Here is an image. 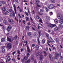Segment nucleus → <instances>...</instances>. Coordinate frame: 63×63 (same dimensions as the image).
Listing matches in <instances>:
<instances>
[{
    "label": "nucleus",
    "mask_w": 63,
    "mask_h": 63,
    "mask_svg": "<svg viewBox=\"0 0 63 63\" xmlns=\"http://www.w3.org/2000/svg\"><path fill=\"white\" fill-rule=\"evenodd\" d=\"M36 18H37V19H39V18H40V17H39V16H38V15L36 16Z\"/></svg>",
    "instance_id": "25"
},
{
    "label": "nucleus",
    "mask_w": 63,
    "mask_h": 63,
    "mask_svg": "<svg viewBox=\"0 0 63 63\" xmlns=\"http://www.w3.org/2000/svg\"><path fill=\"white\" fill-rule=\"evenodd\" d=\"M35 2L36 4H39L40 3V1L39 0H36L35 1Z\"/></svg>",
    "instance_id": "14"
},
{
    "label": "nucleus",
    "mask_w": 63,
    "mask_h": 63,
    "mask_svg": "<svg viewBox=\"0 0 63 63\" xmlns=\"http://www.w3.org/2000/svg\"><path fill=\"white\" fill-rule=\"evenodd\" d=\"M27 57H29L30 56V54L29 53H28L27 54Z\"/></svg>",
    "instance_id": "37"
},
{
    "label": "nucleus",
    "mask_w": 63,
    "mask_h": 63,
    "mask_svg": "<svg viewBox=\"0 0 63 63\" xmlns=\"http://www.w3.org/2000/svg\"><path fill=\"white\" fill-rule=\"evenodd\" d=\"M2 10L3 11H6V8L5 7L3 8Z\"/></svg>",
    "instance_id": "31"
},
{
    "label": "nucleus",
    "mask_w": 63,
    "mask_h": 63,
    "mask_svg": "<svg viewBox=\"0 0 63 63\" xmlns=\"http://www.w3.org/2000/svg\"><path fill=\"white\" fill-rule=\"evenodd\" d=\"M45 9L46 12H48V9L46 7H45Z\"/></svg>",
    "instance_id": "28"
},
{
    "label": "nucleus",
    "mask_w": 63,
    "mask_h": 63,
    "mask_svg": "<svg viewBox=\"0 0 63 63\" xmlns=\"http://www.w3.org/2000/svg\"><path fill=\"white\" fill-rule=\"evenodd\" d=\"M28 13H29L30 15L31 13L30 12L29 10V8H28Z\"/></svg>",
    "instance_id": "39"
},
{
    "label": "nucleus",
    "mask_w": 63,
    "mask_h": 63,
    "mask_svg": "<svg viewBox=\"0 0 63 63\" xmlns=\"http://www.w3.org/2000/svg\"><path fill=\"white\" fill-rule=\"evenodd\" d=\"M46 42V39H44L42 41V44H45V42Z\"/></svg>",
    "instance_id": "11"
},
{
    "label": "nucleus",
    "mask_w": 63,
    "mask_h": 63,
    "mask_svg": "<svg viewBox=\"0 0 63 63\" xmlns=\"http://www.w3.org/2000/svg\"><path fill=\"white\" fill-rule=\"evenodd\" d=\"M46 36L48 38L49 37V34L47 33L46 34Z\"/></svg>",
    "instance_id": "51"
},
{
    "label": "nucleus",
    "mask_w": 63,
    "mask_h": 63,
    "mask_svg": "<svg viewBox=\"0 0 63 63\" xmlns=\"http://www.w3.org/2000/svg\"><path fill=\"white\" fill-rule=\"evenodd\" d=\"M34 57H33V56L32 57L31 59V61H34Z\"/></svg>",
    "instance_id": "30"
},
{
    "label": "nucleus",
    "mask_w": 63,
    "mask_h": 63,
    "mask_svg": "<svg viewBox=\"0 0 63 63\" xmlns=\"http://www.w3.org/2000/svg\"><path fill=\"white\" fill-rule=\"evenodd\" d=\"M31 60L30 59H29L28 61H25V63H29L30 62Z\"/></svg>",
    "instance_id": "12"
},
{
    "label": "nucleus",
    "mask_w": 63,
    "mask_h": 63,
    "mask_svg": "<svg viewBox=\"0 0 63 63\" xmlns=\"http://www.w3.org/2000/svg\"><path fill=\"white\" fill-rule=\"evenodd\" d=\"M59 27H60V28H61V29H62V28H63V26L62 25L60 24V25H59Z\"/></svg>",
    "instance_id": "22"
},
{
    "label": "nucleus",
    "mask_w": 63,
    "mask_h": 63,
    "mask_svg": "<svg viewBox=\"0 0 63 63\" xmlns=\"http://www.w3.org/2000/svg\"><path fill=\"white\" fill-rule=\"evenodd\" d=\"M46 18L47 19L49 20H50V18H49V16H47L46 17Z\"/></svg>",
    "instance_id": "34"
},
{
    "label": "nucleus",
    "mask_w": 63,
    "mask_h": 63,
    "mask_svg": "<svg viewBox=\"0 0 63 63\" xmlns=\"http://www.w3.org/2000/svg\"><path fill=\"white\" fill-rule=\"evenodd\" d=\"M9 12H10V10H7L6 11L7 13H9Z\"/></svg>",
    "instance_id": "45"
},
{
    "label": "nucleus",
    "mask_w": 63,
    "mask_h": 63,
    "mask_svg": "<svg viewBox=\"0 0 63 63\" xmlns=\"http://www.w3.org/2000/svg\"><path fill=\"white\" fill-rule=\"evenodd\" d=\"M56 42H58V41H59V39H56Z\"/></svg>",
    "instance_id": "64"
},
{
    "label": "nucleus",
    "mask_w": 63,
    "mask_h": 63,
    "mask_svg": "<svg viewBox=\"0 0 63 63\" xmlns=\"http://www.w3.org/2000/svg\"><path fill=\"white\" fill-rule=\"evenodd\" d=\"M37 6L38 7H42V5H41L38 4H37Z\"/></svg>",
    "instance_id": "46"
},
{
    "label": "nucleus",
    "mask_w": 63,
    "mask_h": 63,
    "mask_svg": "<svg viewBox=\"0 0 63 63\" xmlns=\"http://www.w3.org/2000/svg\"><path fill=\"white\" fill-rule=\"evenodd\" d=\"M52 48L54 50V49H56V48H55V47H53Z\"/></svg>",
    "instance_id": "60"
},
{
    "label": "nucleus",
    "mask_w": 63,
    "mask_h": 63,
    "mask_svg": "<svg viewBox=\"0 0 63 63\" xmlns=\"http://www.w3.org/2000/svg\"><path fill=\"white\" fill-rule=\"evenodd\" d=\"M54 21L55 23L57 24L58 22V20H57V19H55L54 20Z\"/></svg>",
    "instance_id": "20"
},
{
    "label": "nucleus",
    "mask_w": 63,
    "mask_h": 63,
    "mask_svg": "<svg viewBox=\"0 0 63 63\" xmlns=\"http://www.w3.org/2000/svg\"><path fill=\"white\" fill-rule=\"evenodd\" d=\"M27 30H29V27L28 26L26 27Z\"/></svg>",
    "instance_id": "59"
},
{
    "label": "nucleus",
    "mask_w": 63,
    "mask_h": 63,
    "mask_svg": "<svg viewBox=\"0 0 63 63\" xmlns=\"http://www.w3.org/2000/svg\"><path fill=\"white\" fill-rule=\"evenodd\" d=\"M7 41L10 42H12V40L10 38L7 37Z\"/></svg>",
    "instance_id": "13"
},
{
    "label": "nucleus",
    "mask_w": 63,
    "mask_h": 63,
    "mask_svg": "<svg viewBox=\"0 0 63 63\" xmlns=\"http://www.w3.org/2000/svg\"><path fill=\"white\" fill-rule=\"evenodd\" d=\"M57 17L59 19H63V15H59L57 16Z\"/></svg>",
    "instance_id": "2"
},
{
    "label": "nucleus",
    "mask_w": 63,
    "mask_h": 63,
    "mask_svg": "<svg viewBox=\"0 0 63 63\" xmlns=\"http://www.w3.org/2000/svg\"><path fill=\"white\" fill-rule=\"evenodd\" d=\"M14 7L15 13L16 14V6H15V4H14Z\"/></svg>",
    "instance_id": "6"
},
{
    "label": "nucleus",
    "mask_w": 63,
    "mask_h": 63,
    "mask_svg": "<svg viewBox=\"0 0 63 63\" xmlns=\"http://www.w3.org/2000/svg\"><path fill=\"white\" fill-rule=\"evenodd\" d=\"M7 30H8V31H10V30H11V29L10 28H9L8 27Z\"/></svg>",
    "instance_id": "56"
},
{
    "label": "nucleus",
    "mask_w": 63,
    "mask_h": 63,
    "mask_svg": "<svg viewBox=\"0 0 63 63\" xmlns=\"http://www.w3.org/2000/svg\"><path fill=\"white\" fill-rule=\"evenodd\" d=\"M18 16L19 18H21L22 17L21 16H20V14H18Z\"/></svg>",
    "instance_id": "40"
},
{
    "label": "nucleus",
    "mask_w": 63,
    "mask_h": 63,
    "mask_svg": "<svg viewBox=\"0 0 63 63\" xmlns=\"http://www.w3.org/2000/svg\"><path fill=\"white\" fill-rule=\"evenodd\" d=\"M8 21L10 22H14V21L12 19L8 18Z\"/></svg>",
    "instance_id": "7"
},
{
    "label": "nucleus",
    "mask_w": 63,
    "mask_h": 63,
    "mask_svg": "<svg viewBox=\"0 0 63 63\" xmlns=\"http://www.w3.org/2000/svg\"><path fill=\"white\" fill-rule=\"evenodd\" d=\"M8 27L10 28V29H12V26H9Z\"/></svg>",
    "instance_id": "48"
},
{
    "label": "nucleus",
    "mask_w": 63,
    "mask_h": 63,
    "mask_svg": "<svg viewBox=\"0 0 63 63\" xmlns=\"http://www.w3.org/2000/svg\"><path fill=\"white\" fill-rule=\"evenodd\" d=\"M25 13L26 15V16H28L29 15L28 14V13L27 12H25Z\"/></svg>",
    "instance_id": "42"
},
{
    "label": "nucleus",
    "mask_w": 63,
    "mask_h": 63,
    "mask_svg": "<svg viewBox=\"0 0 63 63\" xmlns=\"http://www.w3.org/2000/svg\"><path fill=\"white\" fill-rule=\"evenodd\" d=\"M6 4V2L4 1H1L0 2V4L1 5H2V4Z\"/></svg>",
    "instance_id": "9"
},
{
    "label": "nucleus",
    "mask_w": 63,
    "mask_h": 63,
    "mask_svg": "<svg viewBox=\"0 0 63 63\" xmlns=\"http://www.w3.org/2000/svg\"><path fill=\"white\" fill-rule=\"evenodd\" d=\"M16 38H17V37L16 36L13 38V40H16Z\"/></svg>",
    "instance_id": "44"
},
{
    "label": "nucleus",
    "mask_w": 63,
    "mask_h": 63,
    "mask_svg": "<svg viewBox=\"0 0 63 63\" xmlns=\"http://www.w3.org/2000/svg\"><path fill=\"white\" fill-rule=\"evenodd\" d=\"M3 23L5 24H7L8 23L7 21L6 20H4L3 21Z\"/></svg>",
    "instance_id": "10"
},
{
    "label": "nucleus",
    "mask_w": 63,
    "mask_h": 63,
    "mask_svg": "<svg viewBox=\"0 0 63 63\" xmlns=\"http://www.w3.org/2000/svg\"><path fill=\"white\" fill-rule=\"evenodd\" d=\"M49 58H50V59H51V58H52V56H51V54H49Z\"/></svg>",
    "instance_id": "24"
},
{
    "label": "nucleus",
    "mask_w": 63,
    "mask_h": 63,
    "mask_svg": "<svg viewBox=\"0 0 63 63\" xmlns=\"http://www.w3.org/2000/svg\"><path fill=\"white\" fill-rule=\"evenodd\" d=\"M24 58L25 60H27L28 59V57L25 56L24 57Z\"/></svg>",
    "instance_id": "36"
},
{
    "label": "nucleus",
    "mask_w": 63,
    "mask_h": 63,
    "mask_svg": "<svg viewBox=\"0 0 63 63\" xmlns=\"http://www.w3.org/2000/svg\"><path fill=\"white\" fill-rule=\"evenodd\" d=\"M7 60L8 61H10V60H11V59L10 58H8L7 59Z\"/></svg>",
    "instance_id": "57"
},
{
    "label": "nucleus",
    "mask_w": 63,
    "mask_h": 63,
    "mask_svg": "<svg viewBox=\"0 0 63 63\" xmlns=\"http://www.w3.org/2000/svg\"><path fill=\"white\" fill-rule=\"evenodd\" d=\"M37 40L38 43V45H40V44H41V43L40 42V40H39V38H38L37 39Z\"/></svg>",
    "instance_id": "21"
},
{
    "label": "nucleus",
    "mask_w": 63,
    "mask_h": 63,
    "mask_svg": "<svg viewBox=\"0 0 63 63\" xmlns=\"http://www.w3.org/2000/svg\"><path fill=\"white\" fill-rule=\"evenodd\" d=\"M51 2L53 3H54L55 2V0H51Z\"/></svg>",
    "instance_id": "32"
},
{
    "label": "nucleus",
    "mask_w": 63,
    "mask_h": 63,
    "mask_svg": "<svg viewBox=\"0 0 63 63\" xmlns=\"http://www.w3.org/2000/svg\"><path fill=\"white\" fill-rule=\"evenodd\" d=\"M48 22L47 21H45V23L46 24H47V23Z\"/></svg>",
    "instance_id": "58"
},
{
    "label": "nucleus",
    "mask_w": 63,
    "mask_h": 63,
    "mask_svg": "<svg viewBox=\"0 0 63 63\" xmlns=\"http://www.w3.org/2000/svg\"><path fill=\"white\" fill-rule=\"evenodd\" d=\"M59 28H54V30L55 31H58L59 30Z\"/></svg>",
    "instance_id": "5"
},
{
    "label": "nucleus",
    "mask_w": 63,
    "mask_h": 63,
    "mask_svg": "<svg viewBox=\"0 0 63 63\" xmlns=\"http://www.w3.org/2000/svg\"><path fill=\"white\" fill-rule=\"evenodd\" d=\"M15 1L18 4L19 3V2H18V0H15Z\"/></svg>",
    "instance_id": "53"
},
{
    "label": "nucleus",
    "mask_w": 63,
    "mask_h": 63,
    "mask_svg": "<svg viewBox=\"0 0 63 63\" xmlns=\"http://www.w3.org/2000/svg\"><path fill=\"white\" fill-rule=\"evenodd\" d=\"M34 36H35V37H36V36H38V34H37V33L35 32L34 34Z\"/></svg>",
    "instance_id": "23"
},
{
    "label": "nucleus",
    "mask_w": 63,
    "mask_h": 63,
    "mask_svg": "<svg viewBox=\"0 0 63 63\" xmlns=\"http://www.w3.org/2000/svg\"><path fill=\"white\" fill-rule=\"evenodd\" d=\"M31 33L30 32H29L28 33V36H31Z\"/></svg>",
    "instance_id": "38"
},
{
    "label": "nucleus",
    "mask_w": 63,
    "mask_h": 63,
    "mask_svg": "<svg viewBox=\"0 0 63 63\" xmlns=\"http://www.w3.org/2000/svg\"><path fill=\"white\" fill-rule=\"evenodd\" d=\"M16 51H15L14 52H13L12 53V55H14V54H15V53H16Z\"/></svg>",
    "instance_id": "49"
},
{
    "label": "nucleus",
    "mask_w": 63,
    "mask_h": 63,
    "mask_svg": "<svg viewBox=\"0 0 63 63\" xmlns=\"http://www.w3.org/2000/svg\"><path fill=\"white\" fill-rule=\"evenodd\" d=\"M21 61L22 62V63H23V62H24V60L22 59L21 60Z\"/></svg>",
    "instance_id": "63"
},
{
    "label": "nucleus",
    "mask_w": 63,
    "mask_h": 63,
    "mask_svg": "<svg viewBox=\"0 0 63 63\" xmlns=\"http://www.w3.org/2000/svg\"><path fill=\"white\" fill-rule=\"evenodd\" d=\"M26 20H29V18H28V17H26Z\"/></svg>",
    "instance_id": "50"
},
{
    "label": "nucleus",
    "mask_w": 63,
    "mask_h": 63,
    "mask_svg": "<svg viewBox=\"0 0 63 63\" xmlns=\"http://www.w3.org/2000/svg\"><path fill=\"white\" fill-rule=\"evenodd\" d=\"M48 32H49V33H51L52 34H54V33H53V32H51V31L50 30H49Z\"/></svg>",
    "instance_id": "18"
},
{
    "label": "nucleus",
    "mask_w": 63,
    "mask_h": 63,
    "mask_svg": "<svg viewBox=\"0 0 63 63\" xmlns=\"http://www.w3.org/2000/svg\"><path fill=\"white\" fill-rule=\"evenodd\" d=\"M39 46L38 45H36L35 47V48L36 49H37V50L39 49Z\"/></svg>",
    "instance_id": "26"
},
{
    "label": "nucleus",
    "mask_w": 63,
    "mask_h": 63,
    "mask_svg": "<svg viewBox=\"0 0 63 63\" xmlns=\"http://www.w3.org/2000/svg\"><path fill=\"white\" fill-rule=\"evenodd\" d=\"M40 13H43L44 12V10L43 9H41L40 10Z\"/></svg>",
    "instance_id": "27"
},
{
    "label": "nucleus",
    "mask_w": 63,
    "mask_h": 63,
    "mask_svg": "<svg viewBox=\"0 0 63 63\" xmlns=\"http://www.w3.org/2000/svg\"><path fill=\"white\" fill-rule=\"evenodd\" d=\"M44 56H43V55H41L40 56V59H42L43 58Z\"/></svg>",
    "instance_id": "19"
},
{
    "label": "nucleus",
    "mask_w": 63,
    "mask_h": 63,
    "mask_svg": "<svg viewBox=\"0 0 63 63\" xmlns=\"http://www.w3.org/2000/svg\"><path fill=\"white\" fill-rule=\"evenodd\" d=\"M2 52H5V49L4 48H2Z\"/></svg>",
    "instance_id": "41"
},
{
    "label": "nucleus",
    "mask_w": 63,
    "mask_h": 63,
    "mask_svg": "<svg viewBox=\"0 0 63 63\" xmlns=\"http://www.w3.org/2000/svg\"><path fill=\"white\" fill-rule=\"evenodd\" d=\"M5 38H2L1 40V42H5Z\"/></svg>",
    "instance_id": "16"
},
{
    "label": "nucleus",
    "mask_w": 63,
    "mask_h": 63,
    "mask_svg": "<svg viewBox=\"0 0 63 63\" xmlns=\"http://www.w3.org/2000/svg\"><path fill=\"white\" fill-rule=\"evenodd\" d=\"M46 18L47 19L49 20H50V18H49V16H47L46 17Z\"/></svg>",
    "instance_id": "33"
},
{
    "label": "nucleus",
    "mask_w": 63,
    "mask_h": 63,
    "mask_svg": "<svg viewBox=\"0 0 63 63\" xmlns=\"http://www.w3.org/2000/svg\"><path fill=\"white\" fill-rule=\"evenodd\" d=\"M24 43H25V44H25V45L26 46L27 45V41H24Z\"/></svg>",
    "instance_id": "35"
},
{
    "label": "nucleus",
    "mask_w": 63,
    "mask_h": 63,
    "mask_svg": "<svg viewBox=\"0 0 63 63\" xmlns=\"http://www.w3.org/2000/svg\"><path fill=\"white\" fill-rule=\"evenodd\" d=\"M41 53H40V52L38 51L37 52V54H40Z\"/></svg>",
    "instance_id": "54"
},
{
    "label": "nucleus",
    "mask_w": 63,
    "mask_h": 63,
    "mask_svg": "<svg viewBox=\"0 0 63 63\" xmlns=\"http://www.w3.org/2000/svg\"><path fill=\"white\" fill-rule=\"evenodd\" d=\"M17 52H18V54H20L21 53L20 52V51H19V50H17Z\"/></svg>",
    "instance_id": "43"
},
{
    "label": "nucleus",
    "mask_w": 63,
    "mask_h": 63,
    "mask_svg": "<svg viewBox=\"0 0 63 63\" xmlns=\"http://www.w3.org/2000/svg\"><path fill=\"white\" fill-rule=\"evenodd\" d=\"M59 22L61 24H62V23H63V19H61L59 20Z\"/></svg>",
    "instance_id": "15"
},
{
    "label": "nucleus",
    "mask_w": 63,
    "mask_h": 63,
    "mask_svg": "<svg viewBox=\"0 0 63 63\" xmlns=\"http://www.w3.org/2000/svg\"><path fill=\"white\" fill-rule=\"evenodd\" d=\"M27 49L28 50V52H30V53L31 52V51H30V50L29 47H28V46L27 47Z\"/></svg>",
    "instance_id": "17"
},
{
    "label": "nucleus",
    "mask_w": 63,
    "mask_h": 63,
    "mask_svg": "<svg viewBox=\"0 0 63 63\" xmlns=\"http://www.w3.org/2000/svg\"><path fill=\"white\" fill-rule=\"evenodd\" d=\"M41 26H43V25L40 23H39L38 25V29H40V27H41Z\"/></svg>",
    "instance_id": "8"
},
{
    "label": "nucleus",
    "mask_w": 63,
    "mask_h": 63,
    "mask_svg": "<svg viewBox=\"0 0 63 63\" xmlns=\"http://www.w3.org/2000/svg\"><path fill=\"white\" fill-rule=\"evenodd\" d=\"M3 14L4 15H7V13L5 12H3Z\"/></svg>",
    "instance_id": "55"
},
{
    "label": "nucleus",
    "mask_w": 63,
    "mask_h": 63,
    "mask_svg": "<svg viewBox=\"0 0 63 63\" xmlns=\"http://www.w3.org/2000/svg\"><path fill=\"white\" fill-rule=\"evenodd\" d=\"M13 16H15V12H13Z\"/></svg>",
    "instance_id": "47"
},
{
    "label": "nucleus",
    "mask_w": 63,
    "mask_h": 63,
    "mask_svg": "<svg viewBox=\"0 0 63 63\" xmlns=\"http://www.w3.org/2000/svg\"><path fill=\"white\" fill-rule=\"evenodd\" d=\"M7 47L8 48H11V44L9 43H7Z\"/></svg>",
    "instance_id": "4"
},
{
    "label": "nucleus",
    "mask_w": 63,
    "mask_h": 63,
    "mask_svg": "<svg viewBox=\"0 0 63 63\" xmlns=\"http://www.w3.org/2000/svg\"><path fill=\"white\" fill-rule=\"evenodd\" d=\"M55 7V6L52 4H51L48 6V8L49 9H53Z\"/></svg>",
    "instance_id": "1"
},
{
    "label": "nucleus",
    "mask_w": 63,
    "mask_h": 63,
    "mask_svg": "<svg viewBox=\"0 0 63 63\" xmlns=\"http://www.w3.org/2000/svg\"><path fill=\"white\" fill-rule=\"evenodd\" d=\"M39 21V22H41V23H43V22L42 21V19L41 18H40V19Z\"/></svg>",
    "instance_id": "29"
},
{
    "label": "nucleus",
    "mask_w": 63,
    "mask_h": 63,
    "mask_svg": "<svg viewBox=\"0 0 63 63\" xmlns=\"http://www.w3.org/2000/svg\"><path fill=\"white\" fill-rule=\"evenodd\" d=\"M47 26H50L51 28H52L53 27L56 26V25L55 24L53 25L50 23H48Z\"/></svg>",
    "instance_id": "3"
},
{
    "label": "nucleus",
    "mask_w": 63,
    "mask_h": 63,
    "mask_svg": "<svg viewBox=\"0 0 63 63\" xmlns=\"http://www.w3.org/2000/svg\"><path fill=\"white\" fill-rule=\"evenodd\" d=\"M32 47H34L35 46V45L34 44H32Z\"/></svg>",
    "instance_id": "61"
},
{
    "label": "nucleus",
    "mask_w": 63,
    "mask_h": 63,
    "mask_svg": "<svg viewBox=\"0 0 63 63\" xmlns=\"http://www.w3.org/2000/svg\"><path fill=\"white\" fill-rule=\"evenodd\" d=\"M50 16H51L53 15V13L52 12H50Z\"/></svg>",
    "instance_id": "52"
},
{
    "label": "nucleus",
    "mask_w": 63,
    "mask_h": 63,
    "mask_svg": "<svg viewBox=\"0 0 63 63\" xmlns=\"http://www.w3.org/2000/svg\"><path fill=\"white\" fill-rule=\"evenodd\" d=\"M61 53H59V54H58V55L59 56H61Z\"/></svg>",
    "instance_id": "62"
}]
</instances>
